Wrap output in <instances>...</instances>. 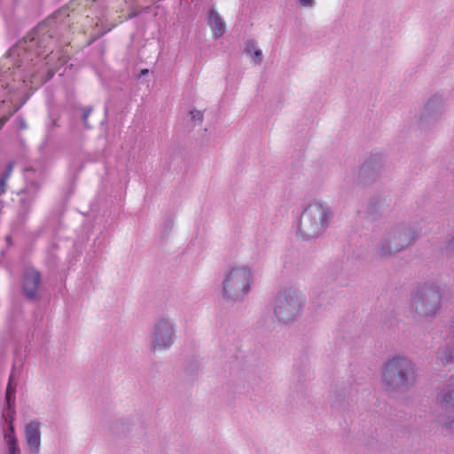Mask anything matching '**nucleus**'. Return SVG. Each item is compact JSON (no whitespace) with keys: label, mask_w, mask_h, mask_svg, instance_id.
Segmentation results:
<instances>
[{"label":"nucleus","mask_w":454,"mask_h":454,"mask_svg":"<svg viewBox=\"0 0 454 454\" xmlns=\"http://www.w3.org/2000/svg\"><path fill=\"white\" fill-rule=\"evenodd\" d=\"M331 216L330 208L323 203L315 201L309 204L294 225L296 236L304 240L319 237L329 226Z\"/></svg>","instance_id":"nucleus-1"},{"label":"nucleus","mask_w":454,"mask_h":454,"mask_svg":"<svg viewBox=\"0 0 454 454\" xmlns=\"http://www.w3.org/2000/svg\"><path fill=\"white\" fill-rule=\"evenodd\" d=\"M254 273L244 264L231 267L225 273L221 284V294L223 300L242 301L252 290Z\"/></svg>","instance_id":"nucleus-2"},{"label":"nucleus","mask_w":454,"mask_h":454,"mask_svg":"<svg viewBox=\"0 0 454 454\" xmlns=\"http://www.w3.org/2000/svg\"><path fill=\"white\" fill-rule=\"evenodd\" d=\"M302 305V296L295 291L278 294L274 301V314L279 323L286 324L300 317Z\"/></svg>","instance_id":"nucleus-3"},{"label":"nucleus","mask_w":454,"mask_h":454,"mask_svg":"<svg viewBox=\"0 0 454 454\" xmlns=\"http://www.w3.org/2000/svg\"><path fill=\"white\" fill-rule=\"evenodd\" d=\"M6 407L3 411V419L4 425V439L6 443L7 451L9 454H20V448L17 445V438L15 436L13 421L15 419V386L12 385V377L11 376L10 381L6 389Z\"/></svg>","instance_id":"nucleus-4"},{"label":"nucleus","mask_w":454,"mask_h":454,"mask_svg":"<svg viewBox=\"0 0 454 454\" xmlns=\"http://www.w3.org/2000/svg\"><path fill=\"white\" fill-rule=\"evenodd\" d=\"M411 363L403 357L389 360L382 370V381L386 385H404L413 376Z\"/></svg>","instance_id":"nucleus-5"},{"label":"nucleus","mask_w":454,"mask_h":454,"mask_svg":"<svg viewBox=\"0 0 454 454\" xmlns=\"http://www.w3.org/2000/svg\"><path fill=\"white\" fill-rule=\"evenodd\" d=\"M176 328L174 324L165 317L157 319L153 325L150 349L155 353L169 349L175 342Z\"/></svg>","instance_id":"nucleus-6"},{"label":"nucleus","mask_w":454,"mask_h":454,"mask_svg":"<svg viewBox=\"0 0 454 454\" xmlns=\"http://www.w3.org/2000/svg\"><path fill=\"white\" fill-rule=\"evenodd\" d=\"M437 301V293L432 289H427L421 294H417L412 304L418 313L427 316L435 312Z\"/></svg>","instance_id":"nucleus-7"},{"label":"nucleus","mask_w":454,"mask_h":454,"mask_svg":"<svg viewBox=\"0 0 454 454\" xmlns=\"http://www.w3.org/2000/svg\"><path fill=\"white\" fill-rule=\"evenodd\" d=\"M41 424L37 421L28 423L25 427V435L30 450L36 454L41 444Z\"/></svg>","instance_id":"nucleus-8"},{"label":"nucleus","mask_w":454,"mask_h":454,"mask_svg":"<svg viewBox=\"0 0 454 454\" xmlns=\"http://www.w3.org/2000/svg\"><path fill=\"white\" fill-rule=\"evenodd\" d=\"M40 284L39 273L35 270H29L25 275L23 290L28 298H35Z\"/></svg>","instance_id":"nucleus-9"},{"label":"nucleus","mask_w":454,"mask_h":454,"mask_svg":"<svg viewBox=\"0 0 454 454\" xmlns=\"http://www.w3.org/2000/svg\"><path fill=\"white\" fill-rule=\"evenodd\" d=\"M207 23L212 29L214 37L217 38L224 34L225 24L219 14L213 9L209 11Z\"/></svg>","instance_id":"nucleus-10"},{"label":"nucleus","mask_w":454,"mask_h":454,"mask_svg":"<svg viewBox=\"0 0 454 454\" xmlns=\"http://www.w3.org/2000/svg\"><path fill=\"white\" fill-rule=\"evenodd\" d=\"M245 51L250 56L254 64H260L262 59V51L254 42H247Z\"/></svg>","instance_id":"nucleus-11"},{"label":"nucleus","mask_w":454,"mask_h":454,"mask_svg":"<svg viewBox=\"0 0 454 454\" xmlns=\"http://www.w3.org/2000/svg\"><path fill=\"white\" fill-rule=\"evenodd\" d=\"M191 120L194 122H201L203 119V114L200 111L193 109L190 112Z\"/></svg>","instance_id":"nucleus-12"},{"label":"nucleus","mask_w":454,"mask_h":454,"mask_svg":"<svg viewBox=\"0 0 454 454\" xmlns=\"http://www.w3.org/2000/svg\"><path fill=\"white\" fill-rule=\"evenodd\" d=\"M12 171V164H10V165L8 166V168H7V170H6L5 174H4V176H3V178H2V179H1V181H0V184H1V186H3V185L4 184V183H5V181L9 178V176H10V175H11Z\"/></svg>","instance_id":"nucleus-13"},{"label":"nucleus","mask_w":454,"mask_h":454,"mask_svg":"<svg viewBox=\"0 0 454 454\" xmlns=\"http://www.w3.org/2000/svg\"><path fill=\"white\" fill-rule=\"evenodd\" d=\"M300 4L304 7H312L314 5V0H299Z\"/></svg>","instance_id":"nucleus-14"},{"label":"nucleus","mask_w":454,"mask_h":454,"mask_svg":"<svg viewBox=\"0 0 454 454\" xmlns=\"http://www.w3.org/2000/svg\"><path fill=\"white\" fill-rule=\"evenodd\" d=\"M453 398H454V391L446 395V396H445V400L447 403L450 402V400H452Z\"/></svg>","instance_id":"nucleus-15"},{"label":"nucleus","mask_w":454,"mask_h":454,"mask_svg":"<svg viewBox=\"0 0 454 454\" xmlns=\"http://www.w3.org/2000/svg\"><path fill=\"white\" fill-rule=\"evenodd\" d=\"M399 249H400V248H398V247H395V249H394V250H395V251H398Z\"/></svg>","instance_id":"nucleus-16"}]
</instances>
